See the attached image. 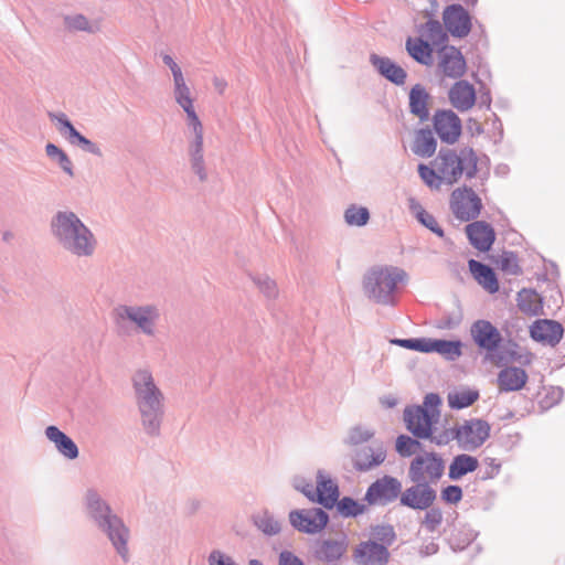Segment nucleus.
Here are the masks:
<instances>
[{
    "instance_id": "52",
    "label": "nucleus",
    "mask_w": 565,
    "mask_h": 565,
    "mask_svg": "<svg viewBox=\"0 0 565 565\" xmlns=\"http://www.w3.org/2000/svg\"><path fill=\"white\" fill-rule=\"evenodd\" d=\"M373 436V430L363 428L362 426H355L350 429L345 443L351 446H358L369 441Z\"/></svg>"
},
{
    "instance_id": "42",
    "label": "nucleus",
    "mask_w": 565,
    "mask_h": 565,
    "mask_svg": "<svg viewBox=\"0 0 565 565\" xmlns=\"http://www.w3.org/2000/svg\"><path fill=\"white\" fill-rule=\"evenodd\" d=\"M497 266L504 274L518 276L522 274L518 256L514 252H503L497 259Z\"/></svg>"
},
{
    "instance_id": "59",
    "label": "nucleus",
    "mask_w": 565,
    "mask_h": 565,
    "mask_svg": "<svg viewBox=\"0 0 565 565\" xmlns=\"http://www.w3.org/2000/svg\"><path fill=\"white\" fill-rule=\"evenodd\" d=\"M295 487L297 490L302 492L309 500L316 501L317 490L312 483L307 482L306 480H301L297 482Z\"/></svg>"
},
{
    "instance_id": "35",
    "label": "nucleus",
    "mask_w": 565,
    "mask_h": 565,
    "mask_svg": "<svg viewBox=\"0 0 565 565\" xmlns=\"http://www.w3.org/2000/svg\"><path fill=\"white\" fill-rule=\"evenodd\" d=\"M518 307L523 313L537 315L542 308L540 295L533 289H522L518 294Z\"/></svg>"
},
{
    "instance_id": "27",
    "label": "nucleus",
    "mask_w": 565,
    "mask_h": 565,
    "mask_svg": "<svg viewBox=\"0 0 565 565\" xmlns=\"http://www.w3.org/2000/svg\"><path fill=\"white\" fill-rule=\"evenodd\" d=\"M431 96L426 88L420 85H414L409 90V111L416 116L422 122L429 119V102Z\"/></svg>"
},
{
    "instance_id": "30",
    "label": "nucleus",
    "mask_w": 565,
    "mask_h": 565,
    "mask_svg": "<svg viewBox=\"0 0 565 565\" xmlns=\"http://www.w3.org/2000/svg\"><path fill=\"white\" fill-rule=\"evenodd\" d=\"M437 148V141L434 134L428 128H423L416 131L412 150L415 154L429 158L431 157Z\"/></svg>"
},
{
    "instance_id": "33",
    "label": "nucleus",
    "mask_w": 565,
    "mask_h": 565,
    "mask_svg": "<svg viewBox=\"0 0 565 565\" xmlns=\"http://www.w3.org/2000/svg\"><path fill=\"white\" fill-rule=\"evenodd\" d=\"M189 157L192 171L199 177L201 182L206 181L207 173L203 157V137L194 138L190 143Z\"/></svg>"
},
{
    "instance_id": "5",
    "label": "nucleus",
    "mask_w": 565,
    "mask_h": 565,
    "mask_svg": "<svg viewBox=\"0 0 565 565\" xmlns=\"http://www.w3.org/2000/svg\"><path fill=\"white\" fill-rule=\"evenodd\" d=\"M406 277V273L394 266H374L363 278L365 295L377 303L392 306L395 303L397 285Z\"/></svg>"
},
{
    "instance_id": "7",
    "label": "nucleus",
    "mask_w": 565,
    "mask_h": 565,
    "mask_svg": "<svg viewBox=\"0 0 565 565\" xmlns=\"http://www.w3.org/2000/svg\"><path fill=\"white\" fill-rule=\"evenodd\" d=\"M489 435L490 425L486 420L470 419L455 428L439 431L438 437H436V445L445 446L451 440H457L459 447L463 450H475L484 444Z\"/></svg>"
},
{
    "instance_id": "37",
    "label": "nucleus",
    "mask_w": 565,
    "mask_h": 565,
    "mask_svg": "<svg viewBox=\"0 0 565 565\" xmlns=\"http://www.w3.org/2000/svg\"><path fill=\"white\" fill-rule=\"evenodd\" d=\"M479 398L476 390H460L448 394V404L451 408L462 409L472 405Z\"/></svg>"
},
{
    "instance_id": "21",
    "label": "nucleus",
    "mask_w": 565,
    "mask_h": 565,
    "mask_svg": "<svg viewBox=\"0 0 565 565\" xmlns=\"http://www.w3.org/2000/svg\"><path fill=\"white\" fill-rule=\"evenodd\" d=\"M370 63L381 76L395 85H404L407 78L406 71L394 63L390 57L380 56L375 53L370 55Z\"/></svg>"
},
{
    "instance_id": "25",
    "label": "nucleus",
    "mask_w": 565,
    "mask_h": 565,
    "mask_svg": "<svg viewBox=\"0 0 565 565\" xmlns=\"http://www.w3.org/2000/svg\"><path fill=\"white\" fill-rule=\"evenodd\" d=\"M348 543L345 537L340 540H320L315 545V557L319 561L331 563L337 562L347 552Z\"/></svg>"
},
{
    "instance_id": "28",
    "label": "nucleus",
    "mask_w": 565,
    "mask_h": 565,
    "mask_svg": "<svg viewBox=\"0 0 565 565\" xmlns=\"http://www.w3.org/2000/svg\"><path fill=\"white\" fill-rule=\"evenodd\" d=\"M316 486V501L326 509H332L339 498V488L330 479L326 478L321 470L318 471Z\"/></svg>"
},
{
    "instance_id": "23",
    "label": "nucleus",
    "mask_w": 565,
    "mask_h": 565,
    "mask_svg": "<svg viewBox=\"0 0 565 565\" xmlns=\"http://www.w3.org/2000/svg\"><path fill=\"white\" fill-rule=\"evenodd\" d=\"M448 97L456 109L467 111L476 103V90L469 82L458 81L449 89Z\"/></svg>"
},
{
    "instance_id": "43",
    "label": "nucleus",
    "mask_w": 565,
    "mask_h": 565,
    "mask_svg": "<svg viewBox=\"0 0 565 565\" xmlns=\"http://www.w3.org/2000/svg\"><path fill=\"white\" fill-rule=\"evenodd\" d=\"M173 95L177 104L181 108H190L191 105H193V99L191 97L190 87L185 83L184 76L173 79Z\"/></svg>"
},
{
    "instance_id": "19",
    "label": "nucleus",
    "mask_w": 565,
    "mask_h": 565,
    "mask_svg": "<svg viewBox=\"0 0 565 565\" xmlns=\"http://www.w3.org/2000/svg\"><path fill=\"white\" fill-rule=\"evenodd\" d=\"M354 557L362 565H386L390 552L386 546L375 541L362 542L354 551Z\"/></svg>"
},
{
    "instance_id": "31",
    "label": "nucleus",
    "mask_w": 565,
    "mask_h": 565,
    "mask_svg": "<svg viewBox=\"0 0 565 565\" xmlns=\"http://www.w3.org/2000/svg\"><path fill=\"white\" fill-rule=\"evenodd\" d=\"M479 461L476 457L460 454L454 457L450 466L448 477L451 480H459L469 472L477 470Z\"/></svg>"
},
{
    "instance_id": "29",
    "label": "nucleus",
    "mask_w": 565,
    "mask_h": 565,
    "mask_svg": "<svg viewBox=\"0 0 565 565\" xmlns=\"http://www.w3.org/2000/svg\"><path fill=\"white\" fill-rule=\"evenodd\" d=\"M469 269L475 279L490 294H494L499 290V282L493 269L478 260L470 259Z\"/></svg>"
},
{
    "instance_id": "46",
    "label": "nucleus",
    "mask_w": 565,
    "mask_h": 565,
    "mask_svg": "<svg viewBox=\"0 0 565 565\" xmlns=\"http://www.w3.org/2000/svg\"><path fill=\"white\" fill-rule=\"evenodd\" d=\"M252 280L258 288V290L270 300H274L278 297L279 290L277 284L274 279H271L267 275H255L252 276Z\"/></svg>"
},
{
    "instance_id": "34",
    "label": "nucleus",
    "mask_w": 565,
    "mask_h": 565,
    "mask_svg": "<svg viewBox=\"0 0 565 565\" xmlns=\"http://www.w3.org/2000/svg\"><path fill=\"white\" fill-rule=\"evenodd\" d=\"M406 50L416 62L423 65H430L433 63V49L428 41L420 38H408L406 41Z\"/></svg>"
},
{
    "instance_id": "22",
    "label": "nucleus",
    "mask_w": 565,
    "mask_h": 565,
    "mask_svg": "<svg viewBox=\"0 0 565 565\" xmlns=\"http://www.w3.org/2000/svg\"><path fill=\"white\" fill-rule=\"evenodd\" d=\"M45 437L54 444L57 452L68 460L78 458L79 450L75 441L58 427L51 425L45 428Z\"/></svg>"
},
{
    "instance_id": "54",
    "label": "nucleus",
    "mask_w": 565,
    "mask_h": 565,
    "mask_svg": "<svg viewBox=\"0 0 565 565\" xmlns=\"http://www.w3.org/2000/svg\"><path fill=\"white\" fill-rule=\"evenodd\" d=\"M257 527L267 535H276L280 532V523L267 513L256 520Z\"/></svg>"
},
{
    "instance_id": "64",
    "label": "nucleus",
    "mask_w": 565,
    "mask_h": 565,
    "mask_svg": "<svg viewBox=\"0 0 565 565\" xmlns=\"http://www.w3.org/2000/svg\"><path fill=\"white\" fill-rule=\"evenodd\" d=\"M213 86H214L215 90L222 95V94H224V92L227 87V82L224 78L215 76L213 78Z\"/></svg>"
},
{
    "instance_id": "18",
    "label": "nucleus",
    "mask_w": 565,
    "mask_h": 565,
    "mask_svg": "<svg viewBox=\"0 0 565 565\" xmlns=\"http://www.w3.org/2000/svg\"><path fill=\"white\" fill-rule=\"evenodd\" d=\"M467 64L462 53L455 46H445L439 52L438 70L449 78H460L466 73Z\"/></svg>"
},
{
    "instance_id": "26",
    "label": "nucleus",
    "mask_w": 565,
    "mask_h": 565,
    "mask_svg": "<svg viewBox=\"0 0 565 565\" xmlns=\"http://www.w3.org/2000/svg\"><path fill=\"white\" fill-rule=\"evenodd\" d=\"M526 372L516 366H507L498 374V386L500 392L520 391L527 382Z\"/></svg>"
},
{
    "instance_id": "50",
    "label": "nucleus",
    "mask_w": 565,
    "mask_h": 565,
    "mask_svg": "<svg viewBox=\"0 0 565 565\" xmlns=\"http://www.w3.org/2000/svg\"><path fill=\"white\" fill-rule=\"evenodd\" d=\"M392 342L394 344L405 348V349L424 352V353L430 352L431 339H428V338L396 339V340H393Z\"/></svg>"
},
{
    "instance_id": "36",
    "label": "nucleus",
    "mask_w": 565,
    "mask_h": 565,
    "mask_svg": "<svg viewBox=\"0 0 565 565\" xmlns=\"http://www.w3.org/2000/svg\"><path fill=\"white\" fill-rule=\"evenodd\" d=\"M430 352H437L449 360H455L461 355V342L459 340L431 339Z\"/></svg>"
},
{
    "instance_id": "2",
    "label": "nucleus",
    "mask_w": 565,
    "mask_h": 565,
    "mask_svg": "<svg viewBox=\"0 0 565 565\" xmlns=\"http://www.w3.org/2000/svg\"><path fill=\"white\" fill-rule=\"evenodd\" d=\"M135 403L141 427L150 437H158L164 417V395L150 370L139 369L131 376Z\"/></svg>"
},
{
    "instance_id": "4",
    "label": "nucleus",
    "mask_w": 565,
    "mask_h": 565,
    "mask_svg": "<svg viewBox=\"0 0 565 565\" xmlns=\"http://www.w3.org/2000/svg\"><path fill=\"white\" fill-rule=\"evenodd\" d=\"M111 315L120 334L135 332L150 339L159 334L162 310L158 303L118 305Z\"/></svg>"
},
{
    "instance_id": "14",
    "label": "nucleus",
    "mask_w": 565,
    "mask_h": 565,
    "mask_svg": "<svg viewBox=\"0 0 565 565\" xmlns=\"http://www.w3.org/2000/svg\"><path fill=\"white\" fill-rule=\"evenodd\" d=\"M443 21L446 30L455 38H466L471 31V15L461 4L447 6Z\"/></svg>"
},
{
    "instance_id": "11",
    "label": "nucleus",
    "mask_w": 565,
    "mask_h": 565,
    "mask_svg": "<svg viewBox=\"0 0 565 565\" xmlns=\"http://www.w3.org/2000/svg\"><path fill=\"white\" fill-rule=\"evenodd\" d=\"M402 482L392 476H383L372 482L364 495V501L369 505L385 507L399 498Z\"/></svg>"
},
{
    "instance_id": "10",
    "label": "nucleus",
    "mask_w": 565,
    "mask_h": 565,
    "mask_svg": "<svg viewBox=\"0 0 565 565\" xmlns=\"http://www.w3.org/2000/svg\"><path fill=\"white\" fill-rule=\"evenodd\" d=\"M449 204L455 217L461 222L476 220L482 209L481 199L468 186L454 190L450 195Z\"/></svg>"
},
{
    "instance_id": "17",
    "label": "nucleus",
    "mask_w": 565,
    "mask_h": 565,
    "mask_svg": "<svg viewBox=\"0 0 565 565\" xmlns=\"http://www.w3.org/2000/svg\"><path fill=\"white\" fill-rule=\"evenodd\" d=\"M470 333L475 343L488 352L495 351L502 341L500 331L488 320L475 321L470 328Z\"/></svg>"
},
{
    "instance_id": "45",
    "label": "nucleus",
    "mask_w": 565,
    "mask_h": 565,
    "mask_svg": "<svg viewBox=\"0 0 565 565\" xmlns=\"http://www.w3.org/2000/svg\"><path fill=\"white\" fill-rule=\"evenodd\" d=\"M344 220L348 225L363 226L370 220V212L364 206L350 205L344 212Z\"/></svg>"
},
{
    "instance_id": "1",
    "label": "nucleus",
    "mask_w": 565,
    "mask_h": 565,
    "mask_svg": "<svg viewBox=\"0 0 565 565\" xmlns=\"http://www.w3.org/2000/svg\"><path fill=\"white\" fill-rule=\"evenodd\" d=\"M50 233L56 245L77 258H90L97 249L93 231L71 210H58L50 220Z\"/></svg>"
},
{
    "instance_id": "61",
    "label": "nucleus",
    "mask_w": 565,
    "mask_h": 565,
    "mask_svg": "<svg viewBox=\"0 0 565 565\" xmlns=\"http://www.w3.org/2000/svg\"><path fill=\"white\" fill-rule=\"evenodd\" d=\"M161 57L164 65L170 68L173 79L183 76L181 67L174 62L171 55L162 54Z\"/></svg>"
},
{
    "instance_id": "15",
    "label": "nucleus",
    "mask_w": 565,
    "mask_h": 565,
    "mask_svg": "<svg viewBox=\"0 0 565 565\" xmlns=\"http://www.w3.org/2000/svg\"><path fill=\"white\" fill-rule=\"evenodd\" d=\"M434 128L443 142L454 145L461 135V120L452 110H437Z\"/></svg>"
},
{
    "instance_id": "62",
    "label": "nucleus",
    "mask_w": 565,
    "mask_h": 565,
    "mask_svg": "<svg viewBox=\"0 0 565 565\" xmlns=\"http://www.w3.org/2000/svg\"><path fill=\"white\" fill-rule=\"evenodd\" d=\"M501 465L495 462V459H489L488 468L486 469V473L483 479L494 478L500 471Z\"/></svg>"
},
{
    "instance_id": "8",
    "label": "nucleus",
    "mask_w": 565,
    "mask_h": 565,
    "mask_svg": "<svg viewBox=\"0 0 565 565\" xmlns=\"http://www.w3.org/2000/svg\"><path fill=\"white\" fill-rule=\"evenodd\" d=\"M403 419L406 429L417 439L429 440L436 445V437H438L435 424L437 418L434 414L419 405L406 406L403 412Z\"/></svg>"
},
{
    "instance_id": "51",
    "label": "nucleus",
    "mask_w": 565,
    "mask_h": 565,
    "mask_svg": "<svg viewBox=\"0 0 565 565\" xmlns=\"http://www.w3.org/2000/svg\"><path fill=\"white\" fill-rule=\"evenodd\" d=\"M49 118L56 122V128L61 135H63L67 140L73 136V132H76L77 129L71 122L68 117L64 113H49Z\"/></svg>"
},
{
    "instance_id": "41",
    "label": "nucleus",
    "mask_w": 565,
    "mask_h": 565,
    "mask_svg": "<svg viewBox=\"0 0 565 565\" xmlns=\"http://www.w3.org/2000/svg\"><path fill=\"white\" fill-rule=\"evenodd\" d=\"M422 34L427 39L426 41L439 45L447 41V34L444 31L443 24L435 19L428 20L422 28Z\"/></svg>"
},
{
    "instance_id": "55",
    "label": "nucleus",
    "mask_w": 565,
    "mask_h": 565,
    "mask_svg": "<svg viewBox=\"0 0 565 565\" xmlns=\"http://www.w3.org/2000/svg\"><path fill=\"white\" fill-rule=\"evenodd\" d=\"M186 114L188 126L193 129L194 138L203 137V126L198 117L194 106L191 105L190 108H182Z\"/></svg>"
},
{
    "instance_id": "38",
    "label": "nucleus",
    "mask_w": 565,
    "mask_h": 565,
    "mask_svg": "<svg viewBox=\"0 0 565 565\" xmlns=\"http://www.w3.org/2000/svg\"><path fill=\"white\" fill-rule=\"evenodd\" d=\"M45 153L49 158L55 159L57 161L64 173L71 178L74 177L73 162L63 149L50 142L45 146Z\"/></svg>"
},
{
    "instance_id": "32",
    "label": "nucleus",
    "mask_w": 565,
    "mask_h": 565,
    "mask_svg": "<svg viewBox=\"0 0 565 565\" xmlns=\"http://www.w3.org/2000/svg\"><path fill=\"white\" fill-rule=\"evenodd\" d=\"M63 23L70 32L97 33L100 31V23L95 20L90 21L82 13L66 14L63 17Z\"/></svg>"
},
{
    "instance_id": "57",
    "label": "nucleus",
    "mask_w": 565,
    "mask_h": 565,
    "mask_svg": "<svg viewBox=\"0 0 565 565\" xmlns=\"http://www.w3.org/2000/svg\"><path fill=\"white\" fill-rule=\"evenodd\" d=\"M440 404L441 399L439 395L435 393H429L424 397V403L422 406L434 414V417L438 419L440 415L438 407L440 406Z\"/></svg>"
},
{
    "instance_id": "24",
    "label": "nucleus",
    "mask_w": 565,
    "mask_h": 565,
    "mask_svg": "<svg viewBox=\"0 0 565 565\" xmlns=\"http://www.w3.org/2000/svg\"><path fill=\"white\" fill-rule=\"evenodd\" d=\"M563 332V326L553 320L536 321L530 330L531 337L534 340L548 343L552 347L561 341Z\"/></svg>"
},
{
    "instance_id": "40",
    "label": "nucleus",
    "mask_w": 565,
    "mask_h": 565,
    "mask_svg": "<svg viewBox=\"0 0 565 565\" xmlns=\"http://www.w3.org/2000/svg\"><path fill=\"white\" fill-rule=\"evenodd\" d=\"M420 440L414 436L399 435L396 438L395 449L401 457H411L423 450Z\"/></svg>"
},
{
    "instance_id": "12",
    "label": "nucleus",
    "mask_w": 565,
    "mask_h": 565,
    "mask_svg": "<svg viewBox=\"0 0 565 565\" xmlns=\"http://www.w3.org/2000/svg\"><path fill=\"white\" fill-rule=\"evenodd\" d=\"M289 522L301 533L317 534L327 526L329 515L320 508L292 510L289 513Z\"/></svg>"
},
{
    "instance_id": "49",
    "label": "nucleus",
    "mask_w": 565,
    "mask_h": 565,
    "mask_svg": "<svg viewBox=\"0 0 565 565\" xmlns=\"http://www.w3.org/2000/svg\"><path fill=\"white\" fill-rule=\"evenodd\" d=\"M68 142L71 145L78 146L82 150L96 157H103L100 147L96 142L83 136L78 130L73 132V136L68 138Z\"/></svg>"
},
{
    "instance_id": "63",
    "label": "nucleus",
    "mask_w": 565,
    "mask_h": 565,
    "mask_svg": "<svg viewBox=\"0 0 565 565\" xmlns=\"http://www.w3.org/2000/svg\"><path fill=\"white\" fill-rule=\"evenodd\" d=\"M439 546L435 542H429L420 547V554L424 556H430L438 552Z\"/></svg>"
},
{
    "instance_id": "44",
    "label": "nucleus",
    "mask_w": 565,
    "mask_h": 565,
    "mask_svg": "<svg viewBox=\"0 0 565 565\" xmlns=\"http://www.w3.org/2000/svg\"><path fill=\"white\" fill-rule=\"evenodd\" d=\"M412 209L415 212L416 218L420 224H423L425 227L430 230L439 237H444V230L439 226L438 222L436 221L433 214L428 213L419 204H413Z\"/></svg>"
},
{
    "instance_id": "9",
    "label": "nucleus",
    "mask_w": 565,
    "mask_h": 565,
    "mask_svg": "<svg viewBox=\"0 0 565 565\" xmlns=\"http://www.w3.org/2000/svg\"><path fill=\"white\" fill-rule=\"evenodd\" d=\"M445 461L437 452L416 456L408 468L411 481L436 483L444 475Z\"/></svg>"
},
{
    "instance_id": "53",
    "label": "nucleus",
    "mask_w": 565,
    "mask_h": 565,
    "mask_svg": "<svg viewBox=\"0 0 565 565\" xmlns=\"http://www.w3.org/2000/svg\"><path fill=\"white\" fill-rule=\"evenodd\" d=\"M418 173L422 180L430 188L438 189L444 183L437 169H431L426 164L420 163L418 166Z\"/></svg>"
},
{
    "instance_id": "56",
    "label": "nucleus",
    "mask_w": 565,
    "mask_h": 565,
    "mask_svg": "<svg viewBox=\"0 0 565 565\" xmlns=\"http://www.w3.org/2000/svg\"><path fill=\"white\" fill-rule=\"evenodd\" d=\"M441 499L450 504H456L462 499V489L459 486H448L441 491Z\"/></svg>"
},
{
    "instance_id": "48",
    "label": "nucleus",
    "mask_w": 565,
    "mask_h": 565,
    "mask_svg": "<svg viewBox=\"0 0 565 565\" xmlns=\"http://www.w3.org/2000/svg\"><path fill=\"white\" fill-rule=\"evenodd\" d=\"M371 536L375 541L380 542V545H384L386 547L391 546L396 539L394 527L390 524L373 526L371 529Z\"/></svg>"
},
{
    "instance_id": "58",
    "label": "nucleus",
    "mask_w": 565,
    "mask_h": 565,
    "mask_svg": "<svg viewBox=\"0 0 565 565\" xmlns=\"http://www.w3.org/2000/svg\"><path fill=\"white\" fill-rule=\"evenodd\" d=\"M461 322L460 315H445L443 316L438 322L437 328L441 330H450L457 328Z\"/></svg>"
},
{
    "instance_id": "47",
    "label": "nucleus",
    "mask_w": 565,
    "mask_h": 565,
    "mask_svg": "<svg viewBox=\"0 0 565 565\" xmlns=\"http://www.w3.org/2000/svg\"><path fill=\"white\" fill-rule=\"evenodd\" d=\"M425 511V515L420 521L422 527H424L428 533L437 532L444 520L443 511L440 508L433 505Z\"/></svg>"
},
{
    "instance_id": "13",
    "label": "nucleus",
    "mask_w": 565,
    "mask_h": 565,
    "mask_svg": "<svg viewBox=\"0 0 565 565\" xmlns=\"http://www.w3.org/2000/svg\"><path fill=\"white\" fill-rule=\"evenodd\" d=\"M414 484L401 490L399 503L413 510H427L437 499V492L428 482L412 481Z\"/></svg>"
},
{
    "instance_id": "60",
    "label": "nucleus",
    "mask_w": 565,
    "mask_h": 565,
    "mask_svg": "<svg viewBox=\"0 0 565 565\" xmlns=\"http://www.w3.org/2000/svg\"><path fill=\"white\" fill-rule=\"evenodd\" d=\"M279 565H305V563L294 553L282 551L279 554Z\"/></svg>"
},
{
    "instance_id": "39",
    "label": "nucleus",
    "mask_w": 565,
    "mask_h": 565,
    "mask_svg": "<svg viewBox=\"0 0 565 565\" xmlns=\"http://www.w3.org/2000/svg\"><path fill=\"white\" fill-rule=\"evenodd\" d=\"M335 505L339 514L343 518H355L367 510L365 504L358 502L351 497H343L337 500Z\"/></svg>"
},
{
    "instance_id": "20",
    "label": "nucleus",
    "mask_w": 565,
    "mask_h": 565,
    "mask_svg": "<svg viewBox=\"0 0 565 565\" xmlns=\"http://www.w3.org/2000/svg\"><path fill=\"white\" fill-rule=\"evenodd\" d=\"M466 233L470 244L480 252H488L495 239L494 230L484 221L468 224Z\"/></svg>"
},
{
    "instance_id": "16",
    "label": "nucleus",
    "mask_w": 565,
    "mask_h": 565,
    "mask_svg": "<svg viewBox=\"0 0 565 565\" xmlns=\"http://www.w3.org/2000/svg\"><path fill=\"white\" fill-rule=\"evenodd\" d=\"M386 459V449L382 443L355 449L352 458L356 471L366 472L381 466Z\"/></svg>"
},
{
    "instance_id": "3",
    "label": "nucleus",
    "mask_w": 565,
    "mask_h": 565,
    "mask_svg": "<svg viewBox=\"0 0 565 565\" xmlns=\"http://www.w3.org/2000/svg\"><path fill=\"white\" fill-rule=\"evenodd\" d=\"M85 507L88 519L106 535L122 561L128 562L130 530L124 520L113 511L108 502L95 489L87 490Z\"/></svg>"
},
{
    "instance_id": "6",
    "label": "nucleus",
    "mask_w": 565,
    "mask_h": 565,
    "mask_svg": "<svg viewBox=\"0 0 565 565\" xmlns=\"http://www.w3.org/2000/svg\"><path fill=\"white\" fill-rule=\"evenodd\" d=\"M437 171L444 183L452 185L462 175L472 179L478 172V157L472 148L465 147L456 152L451 149H440L436 158Z\"/></svg>"
}]
</instances>
